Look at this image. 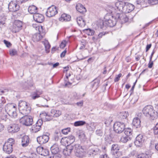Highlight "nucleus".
<instances>
[{
    "label": "nucleus",
    "mask_w": 158,
    "mask_h": 158,
    "mask_svg": "<svg viewBox=\"0 0 158 158\" xmlns=\"http://www.w3.org/2000/svg\"><path fill=\"white\" fill-rule=\"evenodd\" d=\"M106 33L104 32H103L100 33L98 35V36H97L96 40H98V39H100L101 38L102 36L103 35H104Z\"/></svg>",
    "instance_id": "nucleus-51"
},
{
    "label": "nucleus",
    "mask_w": 158,
    "mask_h": 158,
    "mask_svg": "<svg viewBox=\"0 0 158 158\" xmlns=\"http://www.w3.org/2000/svg\"><path fill=\"white\" fill-rule=\"evenodd\" d=\"M112 121V118L109 117L106 119L104 122V123L107 126L111 123Z\"/></svg>",
    "instance_id": "nucleus-42"
},
{
    "label": "nucleus",
    "mask_w": 158,
    "mask_h": 158,
    "mask_svg": "<svg viewBox=\"0 0 158 158\" xmlns=\"http://www.w3.org/2000/svg\"><path fill=\"white\" fill-rule=\"evenodd\" d=\"M40 97V96H39V95H37V94H35V93H34L33 95L31 96V98L33 99H35L36 98H37L39 97Z\"/></svg>",
    "instance_id": "nucleus-59"
},
{
    "label": "nucleus",
    "mask_w": 158,
    "mask_h": 158,
    "mask_svg": "<svg viewBox=\"0 0 158 158\" xmlns=\"http://www.w3.org/2000/svg\"><path fill=\"white\" fill-rule=\"evenodd\" d=\"M57 13L58 11L56 7L52 6L48 9L46 14L47 17H51L54 16Z\"/></svg>",
    "instance_id": "nucleus-14"
},
{
    "label": "nucleus",
    "mask_w": 158,
    "mask_h": 158,
    "mask_svg": "<svg viewBox=\"0 0 158 158\" xmlns=\"http://www.w3.org/2000/svg\"><path fill=\"white\" fill-rule=\"evenodd\" d=\"M73 94V98L74 99H77L79 97H78L77 94L76 92L74 93Z\"/></svg>",
    "instance_id": "nucleus-63"
},
{
    "label": "nucleus",
    "mask_w": 158,
    "mask_h": 158,
    "mask_svg": "<svg viewBox=\"0 0 158 158\" xmlns=\"http://www.w3.org/2000/svg\"><path fill=\"white\" fill-rule=\"evenodd\" d=\"M128 136L126 135H123L121 138L120 141L123 143H126L128 141Z\"/></svg>",
    "instance_id": "nucleus-40"
},
{
    "label": "nucleus",
    "mask_w": 158,
    "mask_h": 158,
    "mask_svg": "<svg viewBox=\"0 0 158 158\" xmlns=\"http://www.w3.org/2000/svg\"><path fill=\"white\" fill-rule=\"evenodd\" d=\"M20 113L23 115H26L30 113L31 107L27 102L20 101L19 105Z\"/></svg>",
    "instance_id": "nucleus-4"
},
{
    "label": "nucleus",
    "mask_w": 158,
    "mask_h": 158,
    "mask_svg": "<svg viewBox=\"0 0 158 158\" xmlns=\"http://www.w3.org/2000/svg\"><path fill=\"white\" fill-rule=\"evenodd\" d=\"M7 129L9 133H14L17 132L19 131V127L18 124H14L9 126Z\"/></svg>",
    "instance_id": "nucleus-17"
},
{
    "label": "nucleus",
    "mask_w": 158,
    "mask_h": 158,
    "mask_svg": "<svg viewBox=\"0 0 158 158\" xmlns=\"http://www.w3.org/2000/svg\"><path fill=\"white\" fill-rule=\"evenodd\" d=\"M52 153L53 155L51 156L50 158H60L61 156L58 153L59 150L58 145L56 144H53L50 148Z\"/></svg>",
    "instance_id": "nucleus-10"
},
{
    "label": "nucleus",
    "mask_w": 158,
    "mask_h": 158,
    "mask_svg": "<svg viewBox=\"0 0 158 158\" xmlns=\"http://www.w3.org/2000/svg\"><path fill=\"white\" fill-rule=\"evenodd\" d=\"M144 139L143 135H138L136 137L134 143L137 147H140L142 145L144 142Z\"/></svg>",
    "instance_id": "nucleus-24"
},
{
    "label": "nucleus",
    "mask_w": 158,
    "mask_h": 158,
    "mask_svg": "<svg viewBox=\"0 0 158 158\" xmlns=\"http://www.w3.org/2000/svg\"><path fill=\"white\" fill-rule=\"evenodd\" d=\"M124 133L125 135L129 136L132 134V130L129 128L124 129Z\"/></svg>",
    "instance_id": "nucleus-36"
},
{
    "label": "nucleus",
    "mask_w": 158,
    "mask_h": 158,
    "mask_svg": "<svg viewBox=\"0 0 158 158\" xmlns=\"http://www.w3.org/2000/svg\"><path fill=\"white\" fill-rule=\"evenodd\" d=\"M153 64V61H149L148 64V67L149 68H151Z\"/></svg>",
    "instance_id": "nucleus-60"
},
{
    "label": "nucleus",
    "mask_w": 158,
    "mask_h": 158,
    "mask_svg": "<svg viewBox=\"0 0 158 158\" xmlns=\"http://www.w3.org/2000/svg\"><path fill=\"white\" fill-rule=\"evenodd\" d=\"M129 114L127 112H122L120 113V116L122 119L126 118Z\"/></svg>",
    "instance_id": "nucleus-39"
},
{
    "label": "nucleus",
    "mask_w": 158,
    "mask_h": 158,
    "mask_svg": "<svg viewBox=\"0 0 158 158\" xmlns=\"http://www.w3.org/2000/svg\"><path fill=\"white\" fill-rule=\"evenodd\" d=\"M125 128V125L123 123L117 122L115 123L114 125V131L117 133H122Z\"/></svg>",
    "instance_id": "nucleus-9"
},
{
    "label": "nucleus",
    "mask_w": 158,
    "mask_h": 158,
    "mask_svg": "<svg viewBox=\"0 0 158 158\" xmlns=\"http://www.w3.org/2000/svg\"><path fill=\"white\" fill-rule=\"evenodd\" d=\"M20 6L16 1H11L8 4V9L10 11L15 12L18 10Z\"/></svg>",
    "instance_id": "nucleus-16"
},
{
    "label": "nucleus",
    "mask_w": 158,
    "mask_h": 158,
    "mask_svg": "<svg viewBox=\"0 0 158 158\" xmlns=\"http://www.w3.org/2000/svg\"><path fill=\"white\" fill-rule=\"evenodd\" d=\"M149 4L152 5H155L158 4V0H148Z\"/></svg>",
    "instance_id": "nucleus-43"
},
{
    "label": "nucleus",
    "mask_w": 158,
    "mask_h": 158,
    "mask_svg": "<svg viewBox=\"0 0 158 158\" xmlns=\"http://www.w3.org/2000/svg\"><path fill=\"white\" fill-rule=\"evenodd\" d=\"M36 28H38L39 33H35L33 35L32 39L34 42H38L41 40L44 35V32L42 30L43 27L41 26H38L36 27Z\"/></svg>",
    "instance_id": "nucleus-7"
},
{
    "label": "nucleus",
    "mask_w": 158,
    "mask_h": 158,
    "mask_svg": "<svg viewBox=\"0 0 158 158\" xmlns=\"http://www.w3.org/2000/svg\"><path fill=\"white\" fill-rule=\"evenodd\" d=\"M153 132L155 135H156L158 134V123H157L154 127Z\"/></svg>",
    "instance_id": "nucleus-45"
},
{
    "label": "nucleus",
    "mask_w": 158,
    "mask_h": 158,
    "mask_svg": "<svg viewBox=\"0 0 158 158\" xmlns=\"http://www.w3.org/2000/svg\"><path fill=\"white\" fill-rule=\"evenodd\" d=\"M97 124L94 122L91 123L90 124L89 127H91L92 130H94L95 129L97 126Z\"/></svg>",
    "instance_id": "nucleus-46"
},
{
    "label": "nucleus",
    "mask_w": 158,
    "mask_h": 158,
    "mask_svg": "<svg viewBox=\"0 0 158 158\" xmlns=\"http://www.w3.org/2000/svg\"><path fill=\"white\" fill-rule=\"evenodd\" d=\"M86 32L88 35H92L94 33V31L93 30H91L90 29H87L86 30Z\"/></svg>",
    "instance_id": "nucleus-44"
},
{
    "label": "nucleus",
    "mask_w": 158,
    "mask_h": 158,
    "mask_svg": "<svg viewBox=\"0 0 158 158\" xmlns=\"http://www.w3.org/2000/svg\"><path fill=\"white\" fill-rule=\"evenodd\" d=\"M100 152V151L98 147L96 145H92L89 148L87 154L90 156H94L98 154Z\"/></svg>",
    "instance_id": "nucleus-11"
},
{
    "label": "nucleus",
    "mask_w": 158,
    "mask_h": 158,
    "mask_svg": "<svg viewBox=\"0 0 158 158\" xmlns=\"http://www.w3.org/2000/svg\"><path fill=\"white\" fill-rule=\"evenodd\" d=\"M61 135L60 132L58 131H56L53 136V138L55 141H57L61 139Z\"/></svg>",
    "instance_id": "nucleus-35"
},
{
    "label": "nucleus",
    "mask_w": 158,
    "mask_h": 158,
    "mask_svg": "<svg viewBox=\"0 0 158 158\" xmlns=\"http://www.w3.org/2000/svg\"><path fill=\"white\" fill-rule=\"evenodd\" d=\"M111 10V14H107L104 17V23L106 24V26L110 27H113L115 26L117 21L121 20V17L122 15V14L116 13L114 15L112 14L114 12V8L112 7Z\"/></svg>",
    "instance_id": "nucleus-1"
},
{
    "label": "nucleus",
    "mask_w": 158,
    "mask_h": 158,
    "mask_svg": "<svg viewBox=\"0 0 158 158\" xmlns=\"http://www.w3.org/2000/svg\"><path fill=\"white\" fill-rule=\"evenodd\" d=\"M5 23L4 21H0V26H2V27H5Z\"/></svg>",
    "instance_id": "nucleus-62"
},
{
    "label": "nucleus",
    "mask_w": 158,
    "mask_h": 158,
    "mask_svg": "<svg viewBox=\"0 0 158 158\" xmlns=\"http://www.w3.org/2000/svg\"><path fill=\"white\" fill-rule=\"evenodd\" d=\"M66 41L64 40L61 42L60 44V47L62 48H64L66 45Z\"/></svg>",
    "instance_id": "nucleus-53"
},
{
    "label": "nucleus",
    "mask_w": 158,
    "mask_h": 158,
    "mask_svg": "<svg viewBox=\"0 0 158 158\" xmlns=\"http://www.w3.org/2000/svg\"><path fill=\"white\" fill-rule=\"evenodd\" d=\"M3 150L5 153L10 154L13 151V146L10 143H5L3 146Z\"/></svg>",
    "instance_id": "nucleus-19"
},
{
    "label": "nucleus",
    "mask_w": 158,
    "mask_h": 158,
    "mask_svg": "<svg viewBox=\"0 0 158 158\" xmlns=\"http://www.w3.org/2000/svg\"><path fill=\"white\" fill-rule=\"evenodd\" d=\"M149 157L150 155L146 153H142L137 156L138 158H149Z\"/></svg>",
    "instance_id": "nucleus-38"
},
{
    "label": "nucleus",
    "mask_w": 158,
    "mask_h": 158,
    "mask_svg": "<svg viewBox=\"0 0 158 158\" xmlns=\"http://www.w3.org/2000/svg\"><path fill=\"white\" fill-rule=\"evenodd\" d=\"M28 10L30 14L34 15L37 12L38 8L34 5H32L28 7Z\"/></svg>",
    "instance_id": "nucleus-31"
},
{
    "label": "nucleus",
    "mask_w": 158,
    "mask_h": 158,
    "mask_svg": "<svg viewBox=\"0 0 158 158\" xmlns=\"http://www.w3.org/2000/svg\"><path fill=\"white\" fill-rule=\"evenodd\" d=\"M66 52H67L66 50H65L63 52L60 54V57H64L65 56Z\"/></svg>",
    "instance_id": "nucleus-61"
},
{
    "label": "nucleus",
    "mask_w": 158,
    "mask_h": 158,
    "mask_svg": "<svg viewBox=\"0 0 158 158\" xmlns=\"http://www.w3.org/2000/svg\"><path fill=\"white\" fill-rule=\"evenodd\" d=\"M100 82V79L99 78H97L94 79L90 83L91 87L96 89L99 86Z\"/></svg>",
    "instance_id": "nucleus-26"
},
{
    "label": "nucleus",
    "mask_w": 158,
    "mask_h": 158,
    "mask_svg": "<svg viewBox=\"0 0 158 158\" xmlns=\"http://www.w3.org/2000/svg\"><path fill=\"white\" fill-rule=\"evenodd\" d=\"M104 23V21H101L100 23H99L98 24V27L100 28L101 29H102L103 28L104 26H106V24H105Z\"/></svg>",
    "instance_id": "nucleus-47"
},
{
    "label": "nucleus",
    "mask_w": 158,
    "mask_h": 158,
    "mask_svg": "<svg viewBox=\"0 0 158 158\" xmlns=\"http://www.w3.org/2000/svg\"><path fill=\"white\" fill-rule=\"evenodd\" d=\"M40 115L46 121H50L52 120L53 118H57L61 114V112L59 110L54 109H52L50 113L43 112L40 114Z\"/></svg>",
    "instance_id": "nucleus-2"
},
{
    "label": "nucleus",
    "mask_w": 158,
    "mask_h": 158,
    "mask_svg": "<svg viewBox=\"0 0 158 158\" xmlns=\"http://www.w3.org/2000/svg\"><path fill=\"white\" fill-rule=\"evenodd\" d=\"M120 148L117 144H114L112 145L111 153L114 158H118L122 155V152L119 151Z\"/></svg>",
    "instance_id": "nucleus-5"
},
{
    "label": "nucleus",
    "mask_w": 158,
    "mask_h": 158,
    "mask_svg": "<svg viewBox=\"0 0 158 158\" xmlns=\"http://www.w3.org/2000/svg\"><path fill=\"white\" fill-rule=\"evenodd\" d=\"M33 18L34 20L38 23H41L44 20V16L39 13H36L34 15Z\"/></svg>",
    "instance_id": "nucleus-25"
},
{
    "label": "nucleus",
    "mask_w": 158,
    "mask_h": 158,
    "mask_svg": "<svg viewBox=\"0 0 158 158\" xmlns=\"http://www.w3.org/2000/svg\"><path fill=\"white\" fill-rule=\"evenodd\" d=\"M132 123L133 126L136 128L140 127L141 121L139 118L138 117L135 118L133 119Z\"/></svg>",
    "instance_id": "nucleus-30"
},
{
    "label": "nucleus",
    "mask_w": 158,
    "mask_h": 158,
    "mask_svg": "<svg viewBox=\"0 0 158 158\" xmlns=\"http://www.w3.org/2000/svg\"><path fill=\"white\" fill-rule=\"evenodd\" d=\"M134 9V6L133 5L126 2L123 12L126 13H129L132 11Z\"/></svg>",
    "instance_id": "nucleus-21"
},
{
    "label": "nucleus",
    "mask_w": 158,
    "mask_h": 158,
    "mask_svg": "<svg viewBox=\"0 0 158 158\" xmlns=\"http://www.w3.org/2000/svg\"><path fill=\"white\" fill-rule=\"evenodd\" d=\"M22 22L21 21L15 20L11 28L12 31L15 33L19 31L22 29Z\"/></svg>",
    "instance_id": "nucleus-12"
},
{
    "label": "nucleus",
    "mask_w": 158,
    "mask_h": 158,
    "mask_svg": "<svg viewBox=\"0 0 158 158\" xmlns=\"http://www.w3.org/2000/svg\"><path fill=\"white\" fill-rule=\"evenodd\" d=\"M123 21H122L123 23H126L128 22V18L126 15L124 16L123 18Z\"/></svg>",
    "instance_id": "nucleus-57"
},
{
    "label": "nucleus",
    "mask_w": 158,
    "mask_h": 158,
    "mask_svg": "<svg viewBox=\"0 0 158 158\" xmlns=\"http://www.w3.org/2000/svg\"><path fill=\"white\" fill-rule=\"evenodd\" d=\"M10 143V144H11L12 146H13L15 143V141L14 139L12 138L9 139H8V141L7 142H6L5 143Z\"/></svg>",
    "instance_id": "nucleus-49"
},
{
    "label": "nucleus",
    "mask_w": 158,
    "mask_h": 158,
    "mask_svg": "<svg viewBox=\"0 0 158 158\" xmlns=\"http://www.w3.org/2000/svg\"><path fill=\"white\" fill-rule=\"evenodd\" d=\"M100 158H109V157L107 154H105L104 155H102Z\"/></svg>",
    "instance_id": "nucleus-64"
},
{
    "label": "nucleus",
    "mask_w": 158,
    "mask_h": 158,
    "mask_svg": "<svg viewBox=\"0 0 158 158\" xmlns=\"http://www.w3.org/2000/svg\"><path fill=\"white\" fill-rule=\"evenodd\" d=\"M13 111H12V114L11 115L13 117L15 118L17 117V114L16 111V110L14 106H13Z\"/></svg>",
    "instance_id": "nucleus-52"
},
{
    "label": "nucleus",
    "mask_w": 158,
    "mask_h": 158,
    "mask_svg": "<svg viewBox=\"0 0 158 158\" xmlns=\"http://www.w3.org/2000/svg\"><path fill=\"white\" fill-rule=\"evenodd\" d=\"M125 2V1H118L115 3V5L116 8L119 11L123 12Z\"/></svg>",
    "instance_id": "nucleus-23"
},
{
    "label": "nucleus",
    "mask_w": 158,
    "mask_h": 158,
    "mask_svg": "<svg viewBox=\"0 0 158 158\" xmlns=\"http://www.w3.org/2000/svg\"><path fill=\"white\" fill-rule=\"evenodd\" d=\"M86 123L85 122L83 121H79L75 122L74 123L75 126L77 127L84 125Z\"/></svg>",
    "instance_id": "nucleus-37"
},
{
    "label": "nucleus",
    "mask_w": 158,
    "mask_h": 158,
    "mask_svg": "<svg viewBox=\"0 0 158 158\" xmlns=\"http://www.w3.org/2000/svg\"><path fill=\"white\" fill-rule=\"evenodd\" d=\"M49 139V137L47 135H43L37 138L38 142L40 144H43L47 143Z\"/></svg>",
    "instance_id": "nucleus-18"
},
{
    "label": "nucleus",
    "mask_w": 158,
    "mask_h": 158,
    "mask_svg": "<svg viewBox=\"0 0 158 158\" xmlns=\"http://www.w3.org/2000/svg\"><path fill=\"white\" fill-rule=\"evenodd\" d=\"M77 10L81 13H84L86 11V8L81 4H78L76 6Z\"/></svg>",
    "instance_id": "nucleus-32"
},
{
    "label": "nucleus",
    "mask_w": 158,
    "mask_h": 158,
    "mask_svg": "<svg viewBox=\"0 0 158 158\" xmlns=\"http://www.w3.org/2000/svg\"><path fill=\"white\" fill-rule=\"evenodd\" d=\"M142 112L146 116L149 117L152 120L157 118V113H155L153 107L151 105H147L144 107Z\"/></svg>",
    "instance_id": "nucleus-3"
},
{
    "label": "nucleus",
    "mask_w": 158,
    "mask_h": 158,
    "mask_svg": "<svg viewBox=\"0 0 158 158\" xmlns=\"http://www.w3.org/2000/svg\"><path fill=\"white\" fill-rule=\"evenodd\" d=\"M10 53L11 56H13L16 55L17 53V51L15 49H13L10 51Z\"/></svg>",
    "instance_id": "nucleus-50"
},
{
    "label": "nucleus",
    "mask_w": 158,
    "mask_h": 158,
    "mask_svg": "<svg viewBox=\"0 0 158 158\" xmlns=\"http://www.w3.org/2000/svg\"><path fill=\"white\" fill-rule=\"evenodd\" d=\"M29 138L27 135H25L22 139V145L23 147L27 146L29 143Z\"/></svg>",
    "instance_id": "nucleus-28"
},
{
    "label": "nucleus",
    "mask_w": 158,
    "mask_h": 158,
    "mask_svg": "<svg viewBox=\"0 0 158 158\" xmlns=\"http://www.w3.org/2000/svg\"><path fill=\"white\" fill-rule=\"evenodd\" d=\"M73 150L75 152V155L79 157L82 158L84 156L83 152L84 149L79 144H76L74 146H73Z\"/></svg>",
    "instance_id": "nucleus-8"
},
{
    "label": "nucleus",
    "mask_w": 158,
    "mask_h": 158,
    "mask_svg": "<svg viewBox=\"0 0 158 158\" xmlns=\"http://www.w3.org/2000/svg\"><path fill=\"white\" fill-rule=\"evenodd\" d=\"M4 43L7 47L9 48L11 46V43L7 41L4 40Z\"/></svg>",
    "instance_id": "nucleus-55"
},
{
    "label": "nucleus",
    "mask_w": 158,
    "mask_h": 158,
    "mask_svg": "<svg viewBox=\"0 0 158 158\" xmlns=\"http://www.w3.org/2000/svg\"><path fill=\"white\" fill-rule=\"evenodd\" d=\"M77 22L79 26L81 27H83L85 25V22L81 17L77 18Z\"/></svg>",
    "instance_id": "nucleus-33"
},
{
    "label": "nucleus",
    "mask_w": 158,
    "mask_h": 158,
    "mask_svg": "<svg viewBox=\"0 0 158 158\" xmlns=\"http://www.w3.org/2000/svg\"><path fill=\"white\" fill-rule=\"evenodd\" d=\"M28 0H16V2L18 4H21L23 3L27 2Z\"/></svg>",
    "instance_id": "nucleus-56"
},
{
    "label": "nucleus",
    "mask_w": 158,
    "mask_h": 158,
    "mask_svg": "<svg viewBox=\"0 0 158 158\" xmlns=\"http://www.w3.org/2000/svg\"><path fill=\"white\" fill-rule=\"evenodd\" d=\"M73 150L72 145L67 146V147L63 151V153L65 156H69Z\"/></svg>",
    "instance_id": "nucleus-27"
},
{
    "label": "nucleus",
    "mask_w": 158,
    "mask_h": 158,
    "mask_svg": "<svg viewBox=\"0 0 158 158\" xmlns=\"http://www.w3.org/2000/svg\"><path fill=\"white\" fill-rule=\"evenodd\" d=\"M36 151L38 154L44 156L48 155L49 153L48 149H44L43 147H38L36 148Z\"/></svg>",
    "instance_id": "nucleus-22"
},
{
    "label": "nucleus",
    "mask_w": 158,
    "mask_h": 158,
    "mask_svg": "<svg viewBox=\"0 0 158 158\" xmlns=\"http://www.w3.org/2000/svg\"><path fill=\"white\" fill-rule=\"evenodd\" d=\"M121 73H119L118 75H116V77L114 79V82H116L118 81L119 80L120 78L121 77Z\"/></svg>",
    "instance_id": "nucleus-54"
},
{
    "label": "nucleus",
    "mask_w": 158,
    "mask_h": 158,
    "mask_svg": "<svg viewBox=\"0 0 158 158\" xmlns=\"http://www.w3.org/2000/svg\"><path fill=\"white\" fill-rule=\"evenodd\" d=\"M71 18V17L70 15L64 13L61 15V17L59 19L60 21L62 22L69 21L70 20Z\"/></svg>",
    "instance_id": "nucleus-29"
},
{
    "label": "nucleus",
    "mask_w": 158,
    "mask_h": 158,
    "mask_svg": "<svg viewBox=\"0 0 158 158\" xmlns=\"http://www.w3.org/2000/svg\"><path fill=\"white\" fill-rule=\"evenodd\" d=\"M70 131V128L68 127L61 130V132L64 135H67Z\"/></svg>",
    "instance_id": "nucleus-41"
},
{
    "label": "nucleus",
    "mask_w": 158,
    "mask_h": 158,
    "mask_svg": "<svg viewBox=\"0 0 158 158\" xmlns=\"http://www.w3.org/2000/svg\"><path fill=\"white\" fill-rule=\"evenodd\" d=\"M5 102V100L4 98L2 97L0 98V104H4Z\"/></svg>",
    "instance_id": "nucleus-58"
},
{
    "label": "nucleus",
    "mask_w": 158,
    "mask_h": 158,
    "mask_svg": "<svg viewBox=\"0 0 158 158\" xmlns=\"http://www.w3.org/2000/svg\"><path fill=\"white\" fill-rule=\"evenodd\" d=\"M23 116L20 119V122L23 125L29 126L32 125L33 120L32 117L30 115H23Z\"/></svg>",
    "instance_id": "nucleus-6"
},
{
    "label": "nucleus",
    "mask_w": 158,
    "mask_h": 158,
    "mask_svg": "<svg viewBox=\"0 0 158 158\" xmlns=\"http://www.w3.org/2000/svg\"><path fill=\"white\" fill-rule=\"evenodd\" d=\"M9 114L6 110L1 107H0V118L4 121H6L8 119Z\"/></svg>",
    "instance_id": "nucleus-20"
},
{
    "label": "nucleus",
    "mask_w": 158,
    "mask_h": 158,
    "mask_svg": "<svg viewBox=\"0 0 158 158\" xmlns=\"http://www.w3.org/2000/svg\"><path fill=\"white\" fill-rule=\"evenodd\" d=\"M96 134L100 136H102L103 135V133L101 129L97 130L95 132Z\"/></svg>",
    "instance_id": "nucleus-48"
},
{
    "label": "nucleus",
    "mask_w": 158,
    "mask_h": 158,
    "mask_svg": "<svg viewBox=\"0 0 158 158\" xmlns=\"http://www.w3.org/2000/svg\"><path fill=\"white\" fill-rule=\"evenodd\" d=\"M75 140V138L74 136L70 135L68 137L62 138L61 139L60 143L62 145H66L67 143V146L71 145Z\"/></svg>",
    "instance_id": "nucleus-13"
},
{
    "label": "nucleus",
    "mask_w": 158,
    "mask_h": 158,
    "mask_svg": "<svg viewBox=\"0 0 158 158\" xmlns=\"http://www.w3.org/2000/svg\"><path fill=\"white\" fill-rule=\"evenodd\" d=\"M42 124L43 120L42 119H39L36 124L32 126L30 129L31 132L36 133L39 131Z\"/></svg>",
    "instance_id": "nucleus-15"
},
{
    "label": "nucleus",
    "mask_w": 158,
    "mask_h": 158,
    "mask_svg": "<svg viewBox=\"0 0 158 158\" xmlns=\"http://www.w3.org/2000/svg\"><path fill=\"white\" fill-rule=\"evenodd\" d=\"M42 43L45 46V51L46 53H49L50 52L49 49L51 47L49 42L47 40H45L44 41H42Z\"/></svg>",
    "instance_id": "nucleus-34"
}]
</instances>
